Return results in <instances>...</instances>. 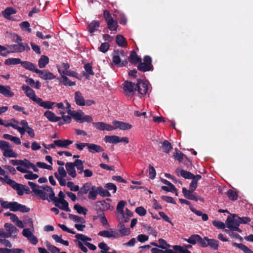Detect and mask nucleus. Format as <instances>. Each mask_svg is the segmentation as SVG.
I'll return each mask as SVG.
<instances>
[{
	"mask_svg": "<svg viewBox=\"0 0 253 253\" xmlns=\"http://www.w3.org/2000/svg\"><path fill=\"white\" fill-rule=\"evenodd\" d=\"M21 165H24L28 169H32L35 172H38L39 169L33 163H31L28 160L25 159L22 160Z\"/></svg>",
	"mask_w": 253,
	"mask_h": 253,
	"instance_id": "c9c22d12",
	"label": "nucleus"
},
{
	"mask_svg": "<svg viewBox=\"0 0 253 253\" xmlns=\"http://www.w3.org/2000/svg\"><path fill=\"white\" fill-rule=\"evenodd\" d=\"M113 62L116 65H119L120 66H124L127 64V61H125L123 62L121 64V59L120 57L118 55H114L113 57Z\"/></svg>",
	"mask_w": 253,
	"mask_h": 253,
	"instance_id": "bf43d9fd",
	"label": "nucleus"
},
{
	"mask_svg": "<svg viewBox=\"0 0 253 253\" xmlns=\"http://www.w3.org/2000/svg\"><path fill=\"white\" fill-rule=\"evenodd\" d=\"M193 192L194 191H191V190H187L185 187L182 188V193L186 198L197 201L198 199L193 194Z\"/></svg>",
	"mask_w": 253,
	"mask_h": 253,
	"instance_id": "c85d7f7f",
	"label": "nucleus"
},
{
	"mask_svg": "<svg viewBox=\"0 0 253 253\" xmlns=\"http://www.w3.org/2000/svg\"><path fill=\"white\" fill-rule=\"evenodd\" d=\"M22 88L26 95L36 103L39 97L36 95L35 91L27 85H23Z\"/></svg>",
	"mask_w": 253,
	"mask_h": 253,
	"instance_id": "dca6fc26",
	"label": "nucleus"
},
{
	"mask_svg": "<svg viewBox=\"0 0 253 253\" xmlns=\"http://www.w3.org/2000/svg\"><path fill=\"white\" fill-rule=\"evenodd\" d=\"M120 237L121 236H127L130 234V231L129 228H126L125 225L120 222L118 225Z\"/></svg>",
	"mask_w": 253,
	"mask_h": 253,
	"instance_id": "c756f323",
	"label": "nucleus"
},
{
	"mask_svg": "<svg viewBox=\"0 0 253 253\" xmlns=\"http://www.w3.org/2000/svg\"><path fill=\"white\" fill-rule=\"evenodd\" d=\"M203 246H210L211 248L216 250L218 247V241L214 239H210L207 237H204V241L201 242Z\"/></svg>",
	"mask_w": 253,
	"mask_h": 253,
	"instance_id": "aec40b11",
	"label": "nucleus"
},
{
	"mask_svg": "<svg viewBox=\"0 0 253 253\" xmlns=\"http://www.w3.org/2000/svg\"><path fill=\"white\" fill-rule=\"evenodd\" d=\"M66 184L72 191L77 192L80 189L79 186L78 185H75L73 182L69 181L66 183Z\"/></svg>",
	"mask_w": 253,
	"mask_h": 253,
	"instance_id": "0e129e2a",
	"label": "nucleus"
},
{
	"mask_svg": "<svg viewBox=\"0 0 253 253\" xmlns=\"http://www.w3.org/2000/svg\"><path fill=\"white\" fill-rule=\"evenodd\" d=\"M73 141L68 139H60L55 140V144H56L57 146L65 148H68L70 144L73 143Z\"/></svg>",
	"mask_w": 253,
	"mask_h": 253,
	"instance_id": "bb28decb",
	"label": "nucleus"
},
{
	"mask_svg": "<svg viewBox=\"0 0 253 253\" xmlns=\"http://www.w3.org/2000/svg\"><path fill=\"white\" fill-rule=\"evenodd\" d=\"M4 227L5 229V231L7 234L8 235V238L12 237V234L16 233L18 231V229L11 223H5Z\"/></svg>",
	"mask_w": 253,
	"mask_h": 253,
	"instance_id": "b1692460",
	"label": "nucleus"
},
{
	"mask_svg": "<svg viewBox=\"0 0 253 253\" xmlns=\"http://www.w3.org/2000/svg\"><path fill=\"white\" fill-rule=\"evenodd\" d=\"M43 115L49 121L51 122H56L61 119L60 117L56 116L53 112L49 110L46 111Z\"/></svg>",
	"mask_w": 253,
	"mask_h": 253,
	"instance_id": "5701e85b",
	"label": "nucleus"
},
{
	"mask_svg": "<svg viewBox=\"0 0 253 253\" xmlns=\"http://www.w3.org/2000/svg\"><path fill=\"white\" fill-rule=\"evenodd\" d=\"M226 225L227 228L231 230L237 231L241 232L242 231L239 228L240 225L237 215L234 214L232 216H228L226 221Z\"/></svg>",
	"mask_w": 253,
	"mask_h": 253,
	"instance_id": "423d86ee",
	"label": "nucleus"
},
{
	"mask_svg": "<svg viewBox=\"0 0 253 253\" xmlns=\"http://www.w3.org/2000/svg\"><path fill=\"white\" fill-rule=\"evenodd\" d=\"M97 190L98 193L102 197H110L111 196L109 192L101 186L98 187Z\"/></svg>",
	"mask_w": 253,
	"mask_h": 253,
	"instance_id": "864d4df0",
	"label": "nucleus"
},
{
	"mask_svg": "<svg viewBox=\"0 0 253 253\" xmlns=\"http://www.w3.org/2000/svg\"><path fill=\"white\" fill-rule=\"evenodd\" d=\"M22 235L26 237L32 244L36 245L38 242L37 238L33 234L30 229H24L22 231Z\"/></svg>",
	"mask_w": 253,
	"mask_h": 253,
	"instance_id": "f8f14e48",
	"label": "nucleus"
},
{
	"mask_svg": "<svg viewBox=\"0 0 253 253\" xmlns=\"http://www.w3.org/2000/svg\"><path fill=\"white\" fill-rule=\"evenodd\" d=\"M87 147L90 153H100L103 151V149L99 145L92 143H88Z\"/></svg>",
	"mask_w": 253,
	"mask_h": 253,
	"instance_id": "cd10ccee",
	"label": "nucleus"
},
{
	"mask_svg": "<svg viewBox=\"0 0 253 253\" xmlns=\"http://www.w3.org/2000/svg\"><path fill=\"white\" fill-rule=\"evenodd\" d=\"M58 80L66 86H73L76 84L75 82L70 81L65 75H61V77L58 78Z\"/></svg>",
	"mask_w": 253,
	"mask_h": 253,
	"instance_id": "473e14b6",
	"label": "nucleus"
},
{
	"mask_svg": "<svg viewBox=\"0 0 253 253\" xmlns=\"http://www.w3.org/2000/svg\"><path fill=\"white\" fill-rule=\"evenodd\" d=\"M148 83L147 81H139L137 84L139 93L142 95L146 94L148 90Z\"/></svg>",
	"mask_w": 253,
	"mask_h": 253,
	"instance_id": "6ab92c4d",
	"label": "nucleus"
},
{
	"mask_svg": "<svg viewBox=\"0 0 253 253\" xmlns=\"http://www.w3.org/2000/svg\"><path fill=\"white\" fill-rule=\"evenodd\" d=\"M93 126L97 129L104 131H112L113 130V126L106 124L104 122L93 123Z\"/></svg>",
	"mask_w": 253,
	"mask_h": 253,
	"instance_id": "a211bd4d",
	"label": "nucleus"
},
{
	"mask_svg": "<svg viewBox=\"0 0 253 253\" xmlns=\"http://www.w3.org/2000/svg\"><path fill=\"white\" fill-rule=\"evenodd\" d=\"M75 165V167H76L78 170H79V173H81L83 172L84 170V162L81 160H76L74 163Z\"/></svg>",
	"mask_w": 253,
	"mask_h": 253,
	"instance_id": "de8ad7c7",
	"label": "nucleus"
},
{
	"mask_svg": "<svg viewBox=\"0 0 253 253\" xmlns=\"http://www.w3.org/2000/svg\"><path fill=\"white\" fill-rule=\"evenodd\" d=\"M201 237L198 235H194L191 236L188 239L186 240L187 242L192 244H195L197 242H202Z\"/></svg>",
	"mask_w": 253,
	"mask_h": 253,
	"instance_id": "c03bdc74",
	"label": "nucleus"
},
{
	"mask_svg": "<svg viewBox=\"0 0 253 253\" xmlns=\"http://www.w3.org/2000/svg\"><path fill=\"white\" fill-rule=\"evenodd\" d=\"M112 124L113 125V130L119 128L123 130H129L132 128L131 125L125 122L114 121L112 122Z\"/></svg>",
	"mask_w": 253,
	"mask_h": 253,
	"instance_id": "ddd939ff",
	"label": "nucleus"
},
{
	"mask_svg": "<svg viewBox=\"0 0 253 253\" xmlns=\"http://www.w3.org/2000/svg\"><path fill=\"white\" fill-rule=\"evenodd\" d=\"M126 204V202L125 201L119 202L117 206L116 213L119 220L124 219L125 222H127L128 217L132 216V213L127 208L126 209L125 212L124 209Z\"/></svg>",
	"mask_w": 253,
	"mask_h": 253,
	"instance_id": "f03ea898",
	"label": "nucleus"
},
{
	"mask_svg": "<svg viewBox=\"0 0 253 253\" xmlns=\"http://www.w3.org/2000/svg\"><path fill=\"white\" fill-rule=\"evenodd\" d=\"M28 184L35 194L42 200L47 199L48 197H55L52 188L48 186H39L31 181H29Z\"/></svg>",
	"mask_w": 253,
	"mask_h": 253,
	"instance_id": "f257e3e1",
	"label": "nucleus"
},
{
	"mask_svg": "<svg viewBox=\"0 0 253 253\" xmlns=\"http://www.w3.org/2000/svg\"><path fill=\"white\" fill-rule=\"evenodd\" d=\"M212 224L218 229H224L225 227V224L220 221L213 220Z\"/></svg>",
	"mask_w": 253,
	"mask_h": 253,
	"instance_id": "774afa93",
	"label": "nucleus"
},
{
	"mask_svg": "<svg viewBox=\"0 0 253 253\" xmlns=\"http://www.w3.org/2000/svg\"><path fill=\"white\" fill-rule=\"evenodd\" d=\"M75 99L77 105L79 106L85 105V101L84 98L80 92L76 91L75 92Z\"/></svg>",
	"mask_w": 253,
	"mask_h": 253,
	"instance_id": "e433bc0d",
	"label": "nucleus"
},
{
	"mask_svg": "<svg viewBox=\"0 0 253 253\" xmlns=\"http://www.w3.org/2000/svg\"><path fill=\"white\" fill-rule=\"evenodd\" d=\"M152 66L151 58L146 56L144 58V62L138 66V69L140 71L146 72L150 70Z\"/></svg>",
	"mask_w": 253,
	"mask_h": 253,
	"instance_id": "9d476101",
	"label": "nucleus"
},
{
	"mask_svg": "<svg viewBox=\"0 0 253 253\" xmlns=\"http://www.w3.org/2000/svg\"><path fill=\"white\" fill-rule=\"evenodd\" d=\"M52 238L57 242L61 243L66 246H69V242L67 241L64 240L62 238L57 235L54 234L52 235Z\"/></svg>",
	"mask_w": 253,
	"mask_h": 253,
	"instance_id": "09e8293b",
	"label": "nucleus"
},
{
	"mask_svg": "<svg viewBox=\"0 0 253 253\" xmlns=\"http://www.w3.org/2000/svg\"><path fill=\"white\" fill-rule=\"evenodd\" d=\"M173 249L177 252L178 253H191V252L188 251L186 248L181 247L179 246H174L173 247Z\"/></svg>",
	"mask_w": 253,
	"mask_h": 253,
	"instance_id": "052dcab7",
	"label": "nucleus"
},
{
	"mask_svg": "<svg viewBox=\"0 0 253 253\" xmlns=\"http://www.w3.org/2000/svg\"><path fill=\"white\" fill-rule=\"evenodd\" d=\"M9 54L13 53L22 52L24 51H29L30 47L27 43L20 42L16 44L7 45Z\"/></svg>",
	"mask_w": 253,
	"mask_h": 253,
	"instance_id": "39448f33",
	"label": "nucleus"
},
{
	"mask_svg": "<svg viewBox=\"0 0 253 253\" xmlns=\"http://www.w3.org/2000/svg\"><path fill=\"white\" fill-rule=\"evenodd\" d=\"M98 234L100 236L108 238L116 239L120 237L119 233L112 228L107 230L101 231Z\"/></svg>",
	"mask_w": 253,
	"mask_h": 253,
	"instance_id": "1a4fd4ad",
	"label": "nucleus"
},
{
	"mask_svg": "<svg viewBox=\"0 0 253 253\" xmlns=\"http://www.w3.org/2000/svg\"><path fill=\"white\" fill-rule=\"evenodd\" d=\"M100 23L98 21H92L88 26L87 29L90 33H93L98 30Z\"/></svg>",
	"mask_w": 253,
	"mask_h": 253,
	"instance_id": "72a5a7b5",
	"label": "nucleus"
},
{
	"mask_svg": "<svg viewBox=\"0 0 253 253\" xmlns=\"http://www.w3.org/2000/svg\"><path fill=\"white\" fill-rule=\"evenodd\" d=\"M74 209L77 211L78 213L79 214H83L84 215H85L87 212V210L81 206L80 205H75L74 207Z\"/></svg>",
	"mask_w": 253,
	"mask_h": 253,
	"instance_id": "603ef678",
	"label": "nucleus"
},
{
	"mask_svg": "<svg viewBox=\"0 0 253 253\" xmlns=\"http://www.w3.org/2000/svg\"><path fill=\"white\" fill-rule=\"evenodd\" d=\"M76 238L80 241H82L84 243L87 242V241H91V238L88 237L83 234H78L76 235Z\"/></svg>",
	"mask_w": 253,
	"mask_h": 253,
	"instance_id": "13d9d810",
	"label": "nucleus"
},
{
	"mask_svg": "<svg viewBox=\"0 0 253 253\" xmlns=\"http://www.w3.org/2000/svg\"><path fill=\"white\" fill-rule=\"evenodd\" d=\"M130 62L132 63H138L141 61V58L139 57L135 51H132L129 56Z\"/></svg>",
	"mask_w": 253,
	"mask_h": 253,
	"instance_id": "a18cd8bd",
	"label": "nucleus"
},
{
	"mask_svg": "<svg viewBox=\"0 0 253 253\" xmlns=\"http://www.w3.org/2000/svg\"><path fill=\"white\" fill-rule=\"evenodd\" d=\"M36 73L39 74V77L44 80H51L56 78V76L48 70H41L37 69Z\"/></svg>",
	"mask_w": 253,
	"mask_h": 253,
	"instance_id": "9b49d317",
	"label": "nucleus"
},
{
	"mask_svg": "<svg viewBox=\"0 0 253 253\" xmlns=\"http://www.w3.org/2000/svg\"><path fill=\"white\" fill-rule=\"evenodd\" d=\"M174 158L179 162L183 161L184 157L185 156L177 149H175V153L173 155Z\"/></svg>",
	"mask_w": 253,
	"mask_h": 253,
	"instance_id": "338daca9",
	"label": "nucleus"
},
{
	"mask_svg": "<svg viewBox=\"0 0 253 253\" xmlns=\"http://www.w3.org/2000/svg\"><path fill=\"white\" fill-rule=\"evenodd\" d=\"M0 93L3 94L6 97H12L14 93L10 90V87L9 86H4L0 84Z\"/></svg>",
	"mask_w": 253,
	"mask_h": 253,
	"instance_id": "a878e982",
	"label": "nucleus"
},
{
	"mask_svg": "<svg viewBox=\"0 0 253 253\" xmlns=\"http://www.w3.org/2000/svg\"><path fill=\"white\" fill-rule=\"evenodd\" d=\"M21 60L18 58H9L4 61V64L6 65H14L21 64Z\"/></svg>",
	"mask_w": 253,
	"mask_h": 253,
	"instance_id": "58836bf2",
	"label": "nucleus"
},
{
	"mask_svg": "<svg viewBox=\"0 0 253 253\" xmlns=\"http://www.w3.org/2000/svg\"><path fill=\"white\" fill-rule=\"evenodd\" d=\"M69 218L71 220L73 221L74 222H76V224L78 223H85V221L84 218L79 216L76 215L70 214L69 215Z\"/></svg>",
	"mask_w": 253,
	"mask_h": 253,
	"instance_id": "79ce46f5",
	"label": "nucleus"
},
{
	"mask_svg": "<svg viewBox=\"0 0 253 253\" xmlns=\"http://www.w3.org/2000/svg\"><path fill=\"white\" fill-rule=\"evenodd\" d=\"M16 10L13 7H9L6 8L2 12V15L4 18L7 19H10V15L15 14Z\"/></svg>",
	"mask_w": 253,
	"mask_h": 253,
	"instance_id": "f704fd0d",
	"label": "nucleus"
},
{
	"mask_svg": "<svg viewBox=\"0 0 253 253\" xmlns=\"http://www.w3.org/2000/svg\"><path fill=\"white\" fill-rule=\"evenodd\" d=\"M137 85H135L131 82L126 81L124 84V89L127 95H129L136 90Z\"/></svg>",
	"mask_w": 253,
	"mask_h": 253,
	"instance_id": "4be33fe9",
	"label": "nucleus"
},
{
	"mask_svg": "<svg viewBox=\"0 0 253 253\" xmlns=\"http://www.w3.org/2000/svg\"><path fill=\"white\" fill-rule=\"evenodd\" d=\"M45 245L48 250L49 251L52 253H58L60 251L59 248H57L56 247L53 245H52L48 242L46 243Z\"/></svg>",
	"mask_w": 253,
	"mask_h": 253,
	"instance_id": "6e6d98bb",
	"label": "nucleus"
},
{
	"mask_svg": "<svg viewBox=\"0 0 253 253\" xmlns=\"http://www.w3.org/2000/svg\"><path fill=\"white\" fill-rule=\"evenodd\" d=\"M116 42L117 44L121 47H126L127 45V42L126 39L122 35H117L116 38Z\"/></svg>",
	"mask_w": 253,
	"mask_h": 253,
	"instance_id": "ea45409f",
	"label": "nucleus"
},
{
	"mask_svg": "<svg viewBox=\"0 0 253 253\" xmlns=\"http://www.w3.org/2000/svg\"><path fill=\"white\" fill-rule=\"evenodd\" d=\"M75 167V165L73 163H67L65 165V168L68 173L72 177H75L77 176Z\"/></svg>",
	"mask_w": 253,
	"mask_h": 253,
	"instance_id": "393cba45",
	"label": "nucleus"
},
{
	"mask_svg": "<svg viewBox=\"0 0 253 253\" xmlns=\"http://www.w3.org/2000/svg\"><path fill=\"white\" fill-rule=\"evenodd\" d=\"M9 210L13 211H20L23 212H28L30 211L29 208L16 202H11Z\"/></svg>",
	"mask_w": 253,
	"mask_h": 253,
	"instance_id": "4468645a",
	"label": "nucleus"
},
{
	"mask_svg": "<svg viewBox=\"0 0 253 253\" xmlns=\"http://www.w3.org/2000/svg\"><path fill=\"white\" fill-rule=\"evenodd\" d=\"M97 194H98L97 187L96 188L95 186H94L89 191L88 195V198L89 199L94 200L96 199Z\"/></svg>",
	"mask_w": 253,
	"mask_h": 253,
	"instance_id": "49530a36",
	"label": "nucleus"
},
{
	"mask_svg": "<svg viewBox=\"0 0 253 253\" xmlns=\"http://www.w3.org/2000/svg\"><path fill=\"white\" fill-rule=\"evenodd\" d=\"M109 29L111 31H116L118 27V24L116 21L113 19L107 22Z\"/></svg>",
	"mask_w": 253,
	"mask_h": 253,
	"instance_id": "4d7b16f0",
	"label": "nucleus"
},
{
	"mask_svg": "<svg viewBox=\"0 0 253 253\" xmlns=\"http://www.w3.org/2000/svg\"><path fill=\"white\" fill-rule=\"evenodd\" d=\"M104 140L106 142L112 144H117L120 142L128 144L129 142L128 137H120L117 135H106L104 137Z\"/></svg>",
	"mask_w": 253,
	"mask_h": 253,
	"instance_id": "0eeeda50",
	"label": "nucleus"
},
{
	"mask_svg": "<svg viewBox=\"0 0 253 253\" xmlns=\"http://www.w3.org/2000/svg\"><path fill=\"white\" fill-rule=\"evenodd\" d=\"M49 62V58L45 55H42L38 61V65L40 68H44Z\"/></svg>",
	"mask_w": 253,
	"mask_h": 253,
	"instance_id": "a19ab883",
	"label": "nucleus"
},
{
	"mask_svg": "<svg viewBox=\"0 0 253 253\" xmlns=\"http://www.w3.org/2000/svg\"><path fill=\"white\" fill-rule=\"evenodd\" d=\"M0 149L6 157L16 158L17 154L13 151L12 146L7 141L0 140Z\"/></svg>",
	"mask_w": 253,
	"mask_h": 253,
	"instance_id": "20e7f679",
	"label": "nucleus"
},
{
	"mask_svg": "<svg viewBox=\"0 0 253 253\" xmlns=\"http://www.w3.org/2000/svg\"><path fill=\"white\" fill-rule=\"evenodd\" d=\"M21 64L23 67L35 73H36V70L38 69L35 64L29 61H21Z\"/></svg>",
	"mask_w": 253,
	"mask_h": 253,
	"instance_id": "2f4dec72",
	"label": "nucleus"
},
{
	"mask_svg": "<svg viewBox=\"0 0 253 253\" xmlns=\"http://www.w3.org/2000/svg\"><path fill=\"white\" fill-rule=\"evenodd\" d=\"M162 145H163V146L164 148V151L166 153H169V151L172 149V146H171V144L167 140L164 141L163 142Z\"/></svg>",
	"mask_w": 253,
	"mask_h": 253,
	"instance_id": "680f3d73",
	"label": "nucleus"
},
{
	"mask_svg": "<svg viewBox=\"0 0 253 253\" xmlns=\"http://www.w3.org/2000/svg\"><path fill=\"white\" fill-rule=\"evenodd\" d=\"M233 245L234 246H236L242 250L245 253H253V252L251 251L248 247L242 244L234 243Z\"/></svg>",
	"mask_w": 253,
	"mask_h": 253,
	"instance_id": "8fccbe9b",
	"label": "nucleus"
},
{
	"mask_svg": "<svg viewBox=\"0 0 253 253\" xmlns=\"http://www.w3.org/2000/svg\"><path fill=\"white\" fill-rule=\"evenodd\" d=\"M94 186L92 185L91 182H86L84 183L81 187L80 191H79L78 194H86Z\"/></svg>",
	"mask_w": 253,
	"mask_h": 253,
	"instance_id": "7c9ffc66",
	"label": "nucleus"
},
{
	"mask_svg": "<svg viewBox=\"0 0 253 253\" xmlns=\"http://www.w3.org/2000/svg\"><path fill=\"white\" fill-rule=\"evenodd\" d=\"M57 68L60 75H65L69 71V65L67 63H63L60 67L57 66Z\"/></svg>",
	"mask_w": 253,
	"mask_h": 253,
	"instance_id": "37998d69",
	"label": "nucleus"
},
{
	"mask_svg": "<svg viewBox=\"0 0 253 253\" xmlns=\"http://www.w3.org/2000/svg\"><path fill=\"white\" fill-rule=\"evenodd\" d=\"M9 54L8 47L3 46L0 44V55L6 57Z\"/></svg>",
	"mask_w": 253,
	"mask_h": 253,
	"instance_id": "e2e57ef3",
	"label": "nucleus"
},
{
	"mask_svg": "<svg viewBox=\"0 0 253 253\" xmlns=\"http://www.w3.org/2000/svg\"><path fill=\"white\" fill-rule=\"evenodd\" d=\"M7 184L16 190L18 195L21 196L23 195L24 187L23 185L18 184L12 179L8 180Z\"/></svg>",
	"mask_w": 253,
	"mask_h": 253,
	"instance_id": "2eb2a0df",
	"label": "nucleus"
},
{
	"mask_svg": "<svg viewBox=\"0 0 253 253\" xmlns=\"http://www.w3.org/2000/svg\"><path fill=\"white\" fill-rule=\"evenodd\" d=\"M55 205L61 210L66 211H70L68 207V203L64 199H56L55 200Z\"/></svg>",
	"mask_w": 253,
	"mask_h": 253,
	"instance_id": "412c9836",
	"label": "nucleus"
},
{
	"mask_svg": "<svg viewBox=\"0 0 253 253\" xmlns=\"http://www.w3.org/2000/svg\"><path fill=\"white\" fill-rule=\"evenodd\" d=\"M40 106L46 109H52L54 107V105L55 104V102H52L50 101L46 100L44 101L41 98H39L36 102Z\"/></svg>",
	"mask_w": 253,
	"mask_h": 253,
	"instance_id": "f3484780",
	"label": "nucleus"
},
{
	"mask_svg": "<svg viewBox=\"0 0 253 253\" xmlns=\"http://www.w3.org/2000/svg\"><path fill=\"white\" fill-rule=\"evenodd\" d=\"M70 115L73 117L76 121L81 123L87 122L91 123L93 121V119L91 116L86 115L81 110L77 111H70Z\"/></svg>",
	"mask_w": 253,
	"mask_h": 253,
	"instance_id": "7ed1b4c3",
	"label": "nucleus"
},
{
	"mask_svg": "<svg viewBox=\"0 0 253 253\" xmlns=\"http://www.w3.org/2000/svg\"><path fill=\"white\" fill-rule=\"evenodd\" d=\"M227 196L230 200L233 201L236 200L238 198L237 194L232 190H229L227 191Z\"/></svg>",
	"mask_w": 253,
	"mask_h": 253,
	"instance_id": "69168bd1",
	"label": "nucleus"
},
{
	"mask_svg": "<svg viewBox=\"0 0 253 253\" xmlns=\"http://www.w3.org/2000/svg\"><path fill=\"white\" fill-rule=\"evenodd\" d=\"M25 173L26 174L24 175V177L26 179L34 180L39 177V175L38 174L33 173L30 171H27Z\"/></svg>",
	"mask_w": 253,
	"mask_h": 253,
	"instance_id": "5fc2aeb1",
	"label": "nucleus"
},
{
	"mask_svg": "<svg viewBox=\"0 0 253 253\" xmlns=\"http://www.w3.org/2000/svg\"><path fill=\"white\" fill-rule=\"evenodd\" d=\"M20 27L24 31H26L28 33L32 32L30 28V24L28 21H24L19 24Z\"/></svg>",
	"mask_w": 253,
	"mask_h": 253,
	"instance_id": "3c124183",
	"label": "nucleus"
},
{
	"mask_svg": "<svg viewBox=\"0 0 253 253\" xmlns=\"http://www.w3.org/2000/svg\"><path fill=\"white\" fill-rule=\"evenodd\" d=\"M176 172L177 175L180 174L183 177L187 179H191L194 176V175L191 172L183 169H177Z\"/></svg>",
	"mask_w": 253,
	"mask_h": 253,
	"instance_id": "4c0bfd02",
	"label": "nucleus"
},
{
	"mask_svg": "<svg viewBox=\"0 0 253 253\" xmlns=\"http://www.w3.org/2000/svg\"><path fill=\"white\" fill-rule=\"evenodd\" d=\"M54 175L61 186H64L66 185L65 177L67 175V172L63 167H59L58 168V171L54 173Z\"/></svg>",
	"mask_w": 253,
	"mask_h": 253,
	"instance_id": "6e6552de",
	"label": "nucleus"
}]
</instances>
